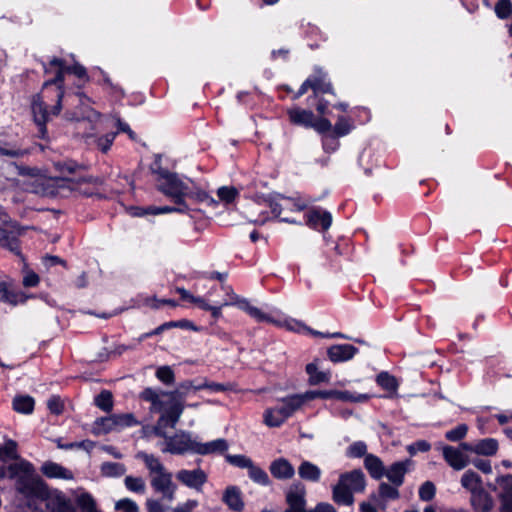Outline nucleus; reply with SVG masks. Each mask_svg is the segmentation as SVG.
Segmentation results:
<instances>
[{"label": "nucleus", "instance_id": "obj_7", "mask_svg": "<svg viewBox=\"0 0 512 512\" xmlns=\"http://www.w3.org/2000/svg\"><path fill=\"white\" fill-rule=\"evenodd\" d=\"M272 214L280 221L286 223H296L290 218L288 212H301L307 208V204L299 198L279 196L269 203Z\"/></svg>", "mask_w": 512, "mask_h": 512}, {"label": "nucleus", "instance_id": "obj_3", "mask_svg": "<svg viewBox=\"0 0 512 512\" xmlns=\"http://www.w3.org/2000/svg\"><path fill=\"white\" fill-rule=\"evenodd\" d=\"M366 478L362 470L354 469L340 475L338 483L332 488V499L338 505L351 506L354 493L365 490Z\"/></svg>", "mask_w": 512, "mask_h": 512}, {"label": "nucleus", "instance_id": "obj_5", "mask_svg": "<svg viewBox=\"0 0 512 512\" xmlns=\"http://www.w3.org/2000/svg\"><path fill=\"white\" fill-rule=\"evenodd\" d=\"M282 405L264 411L263 421L268 427H280L303 405V397L298 394L281 399Z\"/></svg>", "mask_w": 512, "mask_h": 512}, {"label": "nucleus", "instance_id": "obj_17", "mask_svg": "<svg viewBox=\"0 0 512 512\" xmlns=\"http://www.w3.org/2000/svg\"><path fill=\"white\" fill-rule=\"evenodd\" d=\"M460 447L469 452H473L478 455L492 456L497 453L498 442L493 438H485L475 443L462 442Z\"/></svg>", "mask_w": 512, "mask_h": 512}, {"label": "nucleus", "instance_id": "obj_19", "mask_svg": "<svg viewBox=\"0 0 512 512\" xmlns=\"http://www.w3.org/2000/svg\"><path fill=\"white\" fill-rule=\"evenodd\" d=\"M463 451L464 450L461 447L456 448L446 445L442 449V455L449 466L455 470H462L469 463V459Z\"/></svg>", "mask_w": 512, "mask_h": 512}, {"label": "nucleus", "instance_id": "obj_39", "mask_svg": "<svg viewBox=\"0 0 512 512\" xmlns=\"http://www.w3.org/2000/svg\"><path fill=\"white\" fill-rule=\"evenodd\" d=\"M94 404L105 413H110L114 407L113 394L109 390H102L94 398Z\"/></svg>", "mask_w": 512, "mask_h": 512}, {"label": "nucleus", "instance_id": "obj_30", "mask_svg": "<svg viewBox=\"0 0 512 512\" xmlns=\"http://www.w3.org/2000/svg\"><path fill=\"white\" fill-rule=\"evenodd\" d=\"M321 469L310 461H303L298 467V475L309 482H318L321 478Z\"/></svg>", "mask_w": 512, "mask_h": 512}, {"label": "nucleus", "instance_id": "obj_15", "mask_svg": "<svg viewBox=\"0 0 512 512\" xmlns=\"http://www.w3.org/2000/svg\"><path fill=\"white\" fill-rule=\"evenodd\" d=\"M307 226L317 231H327L332 224V215L322 208H313L305 213Z\"/></svg>", "mask_w": 512, "mask_h": 512}, {"label": "nucleus", "instance_id": "obj_35", "mask_svg": "<svg viewBox=\"0 0 512 512\" xmlns=\"http://www.w3.org/2000/svg\"><path fill=\"white\" fill-rule=\"evenodd\" d=\"M371 398L369 394L355 393L348 390H335L333 391V399L343 402L363 403Z\"/></svg>", "mask_w": 512, "mask_h": 512}, {"label": "nucleus", "instance_id": "obj_61", "mask_svg": "<svg viewBox=\"0 0 512 512\" xmlns=\"http://www.w3.org/2000/svg\"><path fill=\"white\" fill-rule=\"evenodd\" d=\"M116 137V133H108L104 136H101L97 139V147L103 152L106 153L110 147L112 146L114 139Z\"/></svg>", "mask_w": 512, "mask_h": 512}, {"label": "nucleus", "instance_id": "obj_55", "mask_svg": "<svg viewBox=\"0 0 512 512\" xmlns=\"http://www.w3.org/2000/svg\"><path fill=\"white\" fill-rule=\"evenodd\" d=\"M340 146L338 137L332 133H327L322 137V147L327 153L335 152Z\"/></svg>", "mask_w": 512, "mask_h": 512}, {"label": "nucleus", "instance_id": "obj_49", "mask_svg": "<svg viewBox=\"0 0 512 512\" xmlns=\"http://www.w3.org/2000/svg\"><path fill=\"white\" fill-rule=\"evenodd\" d=\"M195 386L192 381H184L174 391L169 392V396L173 399L183 400L189 395L190 391H194Z\"/></svg>", "mask_w": 512, "mask_h": 512}, {"label": "nucleus", "instance_id": "obj_57", "mask_svg": "<svg viewBox=\"0 0 512 512\" xmlns=\"http://www.w3.org/2000/svg\"><path fill=\"white\" fill-rule=\"evenodd\" d=\"M333 391H334V389L333 390H312V391L305 392V394L301 395V397H303V403L306 400H314L317 398L333 399Z\"/></svg>", "mask_w": 512, "mask_h": 512}, {"label": "nucleus", "instance_id": "obj_8", "mask_svg": "<svg viewBox=\"0 0 512 512\" xmlns=\"http://www.w3.org/2000/svg\"><path fill=\"white\" fill-rule=\"evenodd\" d=\"M154 432L157 436L164 437L166 439V448L164 451L175 455H182L187 452H195L196 438H192L189 433L181 432L173 436L166 437L165 433L160 428L155 427Z\"/></svg>", "mask_w": 512, "mask_h": 512}, {"label": "nucleus", "instance_id": "obj_23", "mask_svg": "<svg viewBox=\"0 0 512 512\" xmlns=\"http://www.w3.org/2000/svg\"><path fill=\"white\" fill-rule=\"evenodd\" d=\"M470 502L474 512H490L494 506L493 498L483 488L471 494Z\"/></svg>", "mask_w": 512, "mask_h": 512}, {"label": "nucleus", "instance_id": "obj_20", "mask_svg": "<svg viewBox=\"0 0 512 512\" xmlns=\"http://www.w3.org/2000/svg\"><path fill=\"white\" fill-rule=\"evenodd\" d=\"M410 465L411 460L409 459L394 462L385 470L384 476L387 477L391 484L400 487L404 483L405 475L409 471Z\"/></svg>", "mask_w": 512, "mask_h": 512}, {"label": "nucleus", "instance_id": "obj_38", "mask_svg": "<svg viewBox=\"0 0 512 512\" xmlns=\"http://www.w3.org/2000/svg\"><path fill=\"white\" fill-rule=\"evenodd\" d=\"M176 206H151V215L168 214V213H181L186 214L190 211L186 201H173Z\"/></svg>", "mask_w": 512, "mask_h": 512}, {"label": "nucleus", "instance_id": "obj_40", "mask_svg": "<svg viewBox=\"0 0 512 512\" xmlns=\"http://www.w3.org/2000/svg\"><path fill=\"white\" fill-rule=\"evenodd\" d=\"M191 199L196 203H207V204H215L214 199L203 189L200 188H190L187 185L185 199Z\"/></svg>", "mask_w": 512, "mask_h": 512}, {"label": "nucleus", "instance_id": "obj_58", "mask_svg": "<svg viewBox=\"0 0 512 512\" xmlns=\"http://www.w3.org/2000/svg\"><path fill=\"white\" fill-rule=\"evenodd\" d=\"M156 377L166 385L172 384L175 380L174 372L169 366L159 367L156 371Z\"/></svg>", "mask_w": 512, "mask_h": 512}, {"label": "nucleus", "instance_id": "obj_46", "mask_svg": "<svg viewBox=\"0 0 512 512\" xmlns=\"http://www.w3.org/2000/svg\"><path fill=\"white\" fill-rule=\"evenodd\" d=\"M101 471L105 476L119 477L125 474L126 468L122 463L105 462L101 466Z\"/></svg>", "mask_w": 512, "mask_h": 512}, {"label": "nucleus", "instance_id": "obj_50", "mask_svg": "<svg viewBox=\"0 0 512 512\" xmlns=\"http://www.w3.org/2000/svg\"><path fill=\"white\" fill-rule=\"evenodd\" d=\"M367 445L363 441H356L348 446L346 456L349 458H361L367 455Z\"/></svg>", "mask_w": 512, "mask_h": 512}, {"label": "nucleus", "instance_id": "obj_48", "mask_svg": "<svg viewBox=\"0 0 512 512\" xmlns=\"http://www.w3.org/2000/svg\"><path fill=\"white\" fill-rule=\"evenodd\" d=\"M398 488L399 487H396L393 484L382 482L378 487V493L384 500H396L400 497Z\"/></svg>", "mask_w": 512, "mask_h": 512}, {"label": "nucleus", "instance_id": "obj_45", "mask_svg": "<svg viewBox=\"0 0 512 512\" xmlns=\"http://www.w3.org/2000/svg\"><path fill=\"white\" fill-rule=\"evenodd\" d=\"M376 383L388 392H395L398 388L395 377L384 371L376 376Z\"/></svg>", "mask_w": 512, "mask_h": 512}, {"label": "nucleus", "instance_id": "obj_18", "mask_svg": "<svg viewBox=\"0 0 512 512\" xmlns=\"http://www.w3.org/2000/svg\"><path fill=\"white\" fill-rule=\"evenodd\" d=\"M359 349L351 344H335L327 349V357L332 363H342L351 360Z\"/></svg>", "mask_w": 512, "mask_h": 512}, {"label": "nucleus", "instance_id": "obj_29", "mask_svg": "<svg viewBox=\"0 0 512 512\" xmlns=\"http://www.w3.org/2000/svg\"><path fill=\"white\" fill-rule=\"evenodd\" d=\"M41 472L48 478L72 479L73 474L60 464L48 461L41 467Z\"/></svg>", "mask_w": 512, "mask_h": 512}, {"label": "nucleus", "instance_id": "obj_26", "mask_svg": "<svg viewBox=\"0 0 512 512\" xmlns=\"http://www.w3.org/2000/svg\"><path fill=\"white\" fill-rule=\"evenodd\" d=\"M183 411L184 405L180 401L172 403L169 408L166 409L165 412L160 416L157 427L159 428V426L164 424L174 428L179 421Z\"/></svg>", "mask_w": 512, "mask_h": 512}, {"label": "nucleus", "instance_id": "obj_9", "mask_svg": "<svg viewBox=\"0 0 512 512\" xmlns=\"http://www.w3.org/2000/svg\"><path fill=\"white\" fill-rule=\"evenodd\" d=\"M47 487L43 481L27 475L20 476L16 481L17 491L28 500L29 505L47 495Z\"/></svg>", "mask_w": 512, "mask_h": 512}, {"label": "nucleus", "instance_id": "obj_10", "mask_svg": "<svg viewBox=\"0 0 512 512\" xmlns=\"http://www.w3.org/2000/svg\"><path fill=\"white\" fill-rule=\"evenodd\" d=\"M287 508L285 512H309L306 509V487L297 481L292 483L285 494Z\"/></svg>", "mask_w": 512, "mask_h": 512}, {"label": "nucleus", "instance_id": "obj_42", "mask_svg": "<svg viewBox=\"0 0 512 512\" xmlns=\"http://www.w3.org/2000/svg\"><path fill=\"white\" fill-rule=\"evenodd\" d=\"M249 478L257 484L262 486H268L271 484V480L264 469L252 463L248 469Z\"/></svg>", "mask_w": 512, "mask_h": 512}, {"label": "nucleus", "instance_id": "obj_28", "mask_svg": "<svg viewBox=\"0 0 512 512\" xmlns=\"http://www.w3.org/2000/svg\"><path fill=\"white\" fill-rule=\"evenodd\" d=\"M364 467L372 479L380 480L385 475L386 469L382 460L374 454L370 453L365 456Z\"/></svg>", "mask_w": 512, "mask_h": 512}, {"label": "nucleus", "instance_id": "obj_62", "mask_svg": "<svg viewBox=\"0 0 512 512\" xmlns=\"http://www.w3.org/2000/svg\"><path fill=\"white\" fill-rule=\"evenodd\" d=\"M320 134H327L332 132V124L326 118H320L316 121L313 120V125L311 126Z\"/></svg>", "mask_w": 512, "mask_h": 512}, {"label": "nucleus", "instance_id": "obj_52", "mask_svg": "<svg viewBox=\"0 0 512 512\" xmlns=\"http://www.w3.org/2000/svg\"><path fill=\"white\" fill-rule=\"evenodd\" d=\"M225 459L229 464L239 467V468L249 469L253 463V461L249 457L242 455V454H238V455L227 454L225 456Z\"/></svg>", "mask_w": 512, "mask_h": 512}, {"label": "nucleus", "instance_id": "obj_47", "mask_svg": "<svg viewBox=\"0 0 512 512\" xmlns=\"http://www.w3.org/2000/svg\"><path fill=\"white\" fill-rule=\"evenodd\" d=\"M0 459L3 461L18 459L17 443L14 440H7L0 445Z\"/></svg>", "mask_w": 512, "mask_h": 512}, {"label": "nucleus", "instance_id": "obj_36", "mask_svg": "<svg viewBox=\"0 0 512 512\" xmlns=\"http://www.w3.org/2000/svg\"><path fill=\"white\" fill-rule=\"evenodd\" d=\"M188 324H189V322L187 320L165 322V323L159 325L158 327H156L155 329H153L152 331L143 333L139 337V341L141 342V341H144L145 339H148L152 336L160 335L164 331L169 330L171 328H186L188 326Z\"/></svg>", "mask_w": 512, "mask_h": 512}, {"label": "nucleus", "instance_id": "obj_6", "mask_svg": "<svg viewBox=\"0 0 512 512\" xmlns=\"http://www.w3.org/2000/svg\"><path fill=\"white\" fill-rule=\"evenodd\" d=\"M221 289L226 294V298L222 302V306H236L259 323L273 322V319L270 315L253 306L248 299L237 295L234 292L232 286L221 284Z\"/></svg>", "mask_w": 512, "mask_h": 512}, {"label": "nucleus", "instance_id": "obj_16", "mask_svg": "<svg viewBox=\"0 0 512 512\" xmlns=\"http://www.w3.org/2000/svg\"><path fill=\"white\" fill-rule=\"evenodd\" d=\"M41 502L49 512H69L74 511L64 494L58 491H50L47 487V495L41 498Z\"/></svg>", "mask_w": 512, "mask_h": 512}, {"label": "nucleus", "instance_id": "obj_64", "mask_svg": "<svg viewBox=\"0 0 512 512\" xmlns=\"http://www.w3.org/2000/svg\"><path fill=\"white\" fill-rule=\"evenodd\" d=\"M116 509L123 512H138L139 510L136 502L129 498L119 500L116 503Z\"/></svg>", "mask_w": 512, "mask_h": 512}, {"label": "nucleus", "instance_id": "obj_63", "mask_svg": "<svg viewBox=\"0 0 512 512\" xmlns=\"http://www.w3.org/2000/svg\"><path fill=\"white\" fill-rule=\"evenodd\" d=\"M152 173L155 174L156 181L159 184L160 182L164 181L165 178H167V175H172L173 173L168 171L167 169L163 168L160 164L159 160H156L152 166H151Z\"/></svg>", "mask_w": 512, "mask_h": 512}, {"label": "nucleus", "instance_id": "obj_1", "mask_svg": "<svg viewBox=\"0 0 512 512\" xmlns=\"http://www.w3.org/2000/svg\"><path fill=\"white\" fill-rule=\"evenodd\" d=\"M66 73L67 69L57 70L55 77L46 81L41 93L33 98L32 113L42 137L46 133V123L50 116H56L61 111Z\"/></svg>", "mask_w": 512, "mask_h": 512}, {"label": "nucleus", "instance_id": "obj_4", "mask_svg": "<svg viewBox=\"0 0 512 512\" xmlns=\"http://www.w3.org/2000/svg\"><path fill=\"white\" fill-rule=\"evenodd\" d=\"M138 425H140V421L133 413L111 414L97 418L93 422L91 432L95 436H101Z\"/></svg>", "mask_w": 512, "mask_h": 512}, {"label": "nucleus", "instance_id": "obj_59", "mask_svg": "<svg viewBox=\"0 0 512 512\" xmlns=\"http://www.w3.org/2000/svg\"><path fill=\"white\" fill-rule=\"evenodd\" d=\"M219 199L225 203H232L238 195L237 190L234 187L223 186L217 190Z\"/></svg>", "mask_w": 512, "mask_h": 512}, {"label": "nucleus", "instance_id": "obj_22", "mask_svg": "<svg viewBox=\"0 0 512 512\" xmlns=\"http://www.w3.org/2000/svg\"><path fill=\"white\" fill-rule=\"evenodd\" d=\"M228 450V443L225 439H216L210 442L202 443L196 439L194 454L210 455L223 454Z\"/></svg>", "mask_w": 512, "mask_h": 512}, {"label": "nucleus", "instance_id": "obj_56", "mask_svg": "<svg viewBox=\"0 0 512 512\" xmlns=\"http://www.w3.org/2000/svg\"><path fill=\"white\" fill-rule=\"evenodd\" d=\"M436 488L433 482L426 481L419 488V498L423 501H430L434 498Z\"/></svg>", "mask_w": 512, "mask_h": 512}, {"label": "nucleus", "instance_id": "obj_24", "mask_svg": "<svg viewBox=\"0 0 512 512\" xmlns=\"http://www.w3.org/2000/svg\"><path fill=\"white\" fill-rule=\"evenodd\" d=\"M222 501L234 512L244 510V501L241 490L237 486H229L223 493Z\"/></svg>", "mask_w": 512, "mask_h": 512}, {"label": "nucleus", "instance_id": "obj_31", "mask_svg": "<svg viewBox=\"0 0 512 512\" xmlns=\"http://www.w3.org/2000/svg\"><path fill=\"white\" fill-rule=\"evenodd\" d=\"M306 373L309 375V382L312 385L326 383L330 381L331 374L329 371L318 370V360L308 363L305 367Z\"/></svg>", "mask_w": 512, "mask_h": 512}, {"label": "nucleus", "instance_id": "obj_14", "mask_svg": "<svg viewBox=\"0 0 512 512\" xmlns=\"http://www.w3.org/2000/svg\"><path fill=\"white\" fill-rule=\"evenodd\" d=\"M501 500L500 512H512V475H501L493 488Z\"/></svg>", "mask_w": 512, "mask_h": 512}, {"label": "nucleus", "instance_id": "obj_2", "mask_svg": "<svg viewBox=\"0 0 512 512\" xmlns=\"http://www.w3.org/2000/svg\"><path fill=\"white\" fill-rule=\"evenodd\" d=\"M136 457L143 461L150 480V486L161 499L172 502L175 499L177 485L173 482V474L166 469L161 460L153 454L138 452Z\"/></svg>", "mask_w": 512, "mask_h": 512}, {"label": "nucleus", "instance_id": "obj_41", "mask_svg": "<svg viewBox=\"0 0 512 512\" xmlns=\"http://www.w3.org/2000/svg\"><path fill=\"white\" fill-rule=\"evenodd\" d=\"M124 485L130 492L143 495L146 492V483L142 477L139 476H126L124 479Z\"/></svg>", "mask_w": 512, "mask_h": 512}, {"label": "nucleus", "instance_id": "obj_34", "mask_svg": "<svg viewBox=\"0 0 512 512\" xmlns=\"http://www.w3.org/2000/svg\"><path fill=\"white\" fill-rule=\"evenodd\" d=\"M35 400L29 395H17L12 401L13 409L21 414H31L34 411Z\"/></svg>", "mask_w": 512, "mask_h": 512}, {"label": "nucleus", "instance_id": "obj_43", "mask_svg": "<svg viewBox=\"0 0 512 512\" xmlns=\"http://www.w3.org/2000/svg\"><path fill=\"white\" fill-rule=\"evenodd\" d=\"M354 128V125L347 117L341 116L337 119L336 123L332 127V134L335 136L343 137L348 135Z\"/></svg>", "mask_w": 512, "mask_h": 512}, {"label": "nucleus", "instance_id": "obj_12", "mask_svg": "<svg viewBox=\"0 0 512 512\" xmlns=\"http://www.w3.org/2000/svg\"><path fill=\"white\" fill-rule=\"evenodd\" d=\"M307 84H311V90L315 97H318L319 94L335 95L328 73L320 67H316L307 78Z\"/></svg>", "mask_w": 512, "mask_h": 512}, {"label": "nucleus", "instance_id": "obj_21", "mask_svg": "<svg viewBox=\"0 0 512 512\" xmlns=\"http://www.w3.org/2000/svg\"><path fill=\"white\" fill-rule=\"evenodd\" d=\"M269 471L277 480H289L295 475L293 465L283 457L277 458L270 463Z\"/></svg>", "mask_w": 512, "mask_h": 512}, {"label": "nucleus", "instance_id": "obj_13", "mask_svg": "<svg viewBox=\"0 0 512 512\" xmlns=\"http://www.w3.org/2000/svg\"><path fill=\"white\" fill-rule=\"evenodd\" d=\"M176 479L184 486L201 492L207 482V474L201 469H181L176 473Z\"/></svg>", "mask_w": 512, "mask_h": 512}, {"label": "nucleus", "instance_id": "obj_53", "mask_svg": "<svg viewBox=\"0 0 512 512\" xmlns=\"http://www.w3.org/2000/svg\"><path fill=\"white\" fill-rule=\"evenodd\" d=\"M55 168L64 175H71L78 171L81 168V165L74 160H64L57 162L55 164Z\"/></svg>", "mask_w": 512, "mask_h": 512}, {"label": "nucleus", "instance_id": "obj_37", "mask_svg": "<svg viewBox=\"0 0 512 512\" xmlns=\"http://www.w3.org/2000/svg\"><path fill=\"white\" fill-rule=\"evenodd\" d=\"M461 485L472 494L482 489V479L476 472L467 470L461 477Z\"/></svg>", "mask_w": 512, "mask_h": 512}, {"label": "nucleus", "instance_id": "obj_32", "mask_svg": "<svg viewBox=\"0 0 512 512\" xmlns=\"http://www.w3.org/2000/svg\"><path fill=\"white\" fill-rule=\"evenodd\" d=\"M0 246L8 249L9 251L13 252L14 254L20 256L23 259V256H22L21 250H20L19 239L13 232H10V231H7V230L1 228V230H0Z\"/></svg>", "mask_w": 512, "mask_h": 512}, {"label": "nucleus", "instance_id": "obj_25", "mask_svg": "<svg viewBox=\"0 0 512 512\" xmlns=\"http://www.w3.org/2000/svg\"><path fill=\"white\" fill-rule=\"evenodd\" d=\"M287 115L290 123L293 125L303 126L306 128H310L313 125L314 114L310 110L294 107L288 109Z\"/></svg>", "mask_w": 512, "mask_h": 512}, {"label": "nucleus", "instance_id": "obj_11", "mask_svg": "<svg viewBox=\"0 0 512 512\" xmlns=\"http://www.w3.org/2000/svg\"><path fill=\"white\" fill-rule=\"evenodd\" d=\"M164 181L157 184V189L172 201H185L187 184L176 173L167 175Z\"/></svg>", "mask_w": 512, "mask_h": 512}, {"label": "nucleus", "instance_id": "obj_27", "mask_svg": "<svg viewBox=\"0 0 512 512\" xmlns=\"http://www.w3.org/2000/svg\"><path fill=\"white\" fill-rule=\"evenodd\" d=\"M161 396H169V392H158L153 388L148 387L140 393V398L151 403L150 411L155 413L163 411L165 407V403L162 401Z\"/></svg>", "mask_w": 512, "mask_h": 512}, {"label": "nucleus", "instance_id": "obj_33", "mask_svg": "<svg viewBox=\"0 0 512 512\" xmlns=\"http://www.w3.org/2000/svg\"><path fill=\"white\" fill-rule=\"evenodd\" d=\"M25 300L22 293L10 290L7 282L0 280V301L16 306L18 303H24Z\"/></svg>", "mask_w": 512, "mask_h": 512}, {"label": "nucleus", "instance_id": "obj_60", "mask_svg": "<svg viewBox=\"0 0 512 512\" xmlns=\"http://www.w3.org/2000/svg\"><path fill=\"white\" fill-rule=\"evenodd\" d=\"M48 410L54 415H60L64 411V403L60 396L53 395L47 401Z\"/></svg>", "mask_w": 512, "mask_h": 512}, {"label": "nucleus", "instance_id": "obj_51", "mask_svg": "<svg viewBox=\"0 0 512 512\" xmlns=\"http://www.w3.org/2000/svg\"><path fill=\"white\" fill-rule=\"evenodd\" d=\"M494 12L499 19H508L512 15V1L498 0Z\"/></svg>", "mask_w": 512, "mask_h": 512}, {"label": "nucleus", "instance_id": "obj_44", "mask_svg": "<svg viewBox=\"0 0 512 512\" xmlns=\"http://www.w3.org/2000/svg\"><path fill=\"white\" fill-rule=\"evenodd\" d=\"M203 389H208L212 392L236 391L235 385L232 383L223 384L217 382L204 381L203 383L197 384V386L194 387V391H200Z\"/></svg>", "mask_w": 512, "mask_h": 512}, {"label": "nucleus", "instance_id": "obj_54", "mask_svg": "<svg viewBox=\"0 0 512 512\" xmlns=\"http://www.w3.org/2000/svg\"><path fill=\"white\" fill-rule=\"evenodd\" d=\"M468 432V426L466 424H459L455 428L445 433V438L452 442L462 440Z\"/></svg>", "mask_w": 512, "mask_h": 512}]
</instances>
